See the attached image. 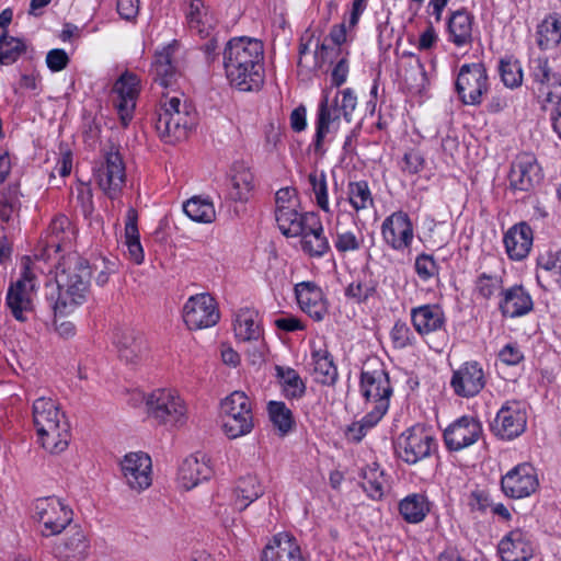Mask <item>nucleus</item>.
Listing matches in <instances>:
<instances>
[{
  "label": "nucleus",
  "mask_w": 561,
  "mask_h": 561,
  "mask_svg": "<svg viewBox=\"0 0 561 561\" xmlns=\"http://www.w3.org/2000/svg\"><path fill=\"white\" fill-rule=\"evenodd\" d=\"M54 273L47 299L56 316H68L87 300L92 272L85 259L70 252L60 256Z\"/></svg>",
  "instance_id": "nucleus-1"
},
{
  "label": "nucleus",
  "mask_w": 561,
  "mask_h": 561,
  "mask_svg": "<svg viewBox=\"0 0 561 561\" xmlns=\"http://www.w3.org/2000/svg\"><path fill=\"white\" fill-rule=\"evenodd\" d=\"M348 64L341 58L331 72V87L323 91L318 106L313 148L317 153L324 152L323 144L328 135L335 133L342 117L350 123L357 106V96L351 88L336 91L331 96L333 87L339 88L346 82Z\"/></svg>",
  "instance_id": "nucleus-2"
},
{
  "label": "nucleus",
  "mask_w": 561,
  "mask_h": 561,
  "mask_svg": "<svg viewBox=\"0 0 561 561\" xmlns=\"http://www.w3.org/2000/svg\"><path fill=\"white\" fill-rule=\"evenodd\" d=\"M264 48L255 38L230 39L222 53V64L230 84L242 92L259 91L264 83Z\"/></svg>",
  "instance_id": "nucleus-3"
},
{
  "label": "nucleus",
  "mask_w": 561,
  "mask_h": 561,
  "mask_svg": "<svg viewBox=\"0 0 561 561\" xmlns=\"http://www.w3.org/2000/svg\"><path fill=\"white\" fill-rule=\"evenodd\" d=\"M33 422L43 448L50 454L62 453L69 444V423L59 404L51 398L41 397L33 403Z\"/></svg>",
  "instance_id": "nucleus-4"
},
{
  "label": "nucleus",
  "mask_w": 561,
  "mask_h": 561,
  "mask_svg": "<svg viewBox=\"0 0 561 561\" xmlns=\"http://www.w3.org/2000/svg\"><path fill=\"white\" fill-rule=\"evenodd\" d=\"M360 392L367 403V413L362 419L359 427L375 426L389 409L392 389L388 373L378 364L377 367H364L360 375Z\"/></svg>",
  "instance_id": "nucleus-5"
},
{
  "label": "nucleus",
  "mask_w": 561,
  "mask_h": 561,
  "mask_svg": "<svg viewBox=\"0 0 561 561\" xmlns=\"http://www.w3.org/2000/svg\"><path fill=\"white\" fill-rule=\"evenodd\" d=\"M162 93L164 102L156 122V128L159 135L168 142H174L186 137L187 130L196 122L195 114L191 112L186 103L176 91Z\"/></svg>",
  "instance_id": "nucleus-6"
},
{
  "label": "nucleus",
  "mask_w": 561,
  "mask_h": 561,
  "mask_svg": "<svg viewBox=\"0 0 561 561\" xmlns=\"http://www.w3.org/2000/svg\"><path fill=\"white\" fill-rule=\"evenodd\" d=\"M145 403L148 417L160 425L180 427L188 419L187 404L175 389H156L146 397Z\"/></svg>",
  "instance_id": "nucleus-7"
},
{
  "label": "nucleus",
  "mask_w": 561,
  "mask_h": 561,
  "mask_svg": "<svg viewBox=\"0 0 561 561\" xmlns=\"http://www.w3.org/2000/svg\"><path fill=\"white\" fill-rule=\"evenodd\" d=\"M34 519L43 537L61 535L73 522V511L56 496L42 497L34 504Z\"/></svg>",
  "instance_id": "nucleus-8"
},
{
  "label": "nucleus",
  "mask_w": 561,
  "mask_h": 561,
  "mask_svg": "<svg viewBox=\"0 0 561 561\" xmlns=\"http://www.w3.org/2000/svg\"><path fill=\"white\" fill-rule=\"evenodd\" d=\"M222 428L229 438L249 434L253 426L252 404L242 391H234L221 402Z\"/></svg>",
  "instance_id": "nucleus-9"
},
{
  "label": "nucleus",
  "mask_w": 561,
  "mask_h": 561,
  "mask_svg": "<svg viewBox=\"0 0 561 561\" xmlns=\"http://www.w3.org/2000/svg\"><path fill=\"white\" fill-rule=\"evenodd\" d=\"M35 287L34 266L31 265L28 257H24L21 277L10 285L5 297V305L15 320L20 322L27 320V314L33 309L32 297Z\"/></svg>",
  "instance_id": "nucleus-10"
},
{
  "label": "nucleus",
  "mask_w": 561,
  "mask_h": 561,
  "mask_svg": "<svg viewBox=\"0 0 561 561\" xmlns=\"http://www.w3.org/2000/svg\"><path fill=\"white\" fill-rule=\"evenodd\" d=\"M436 439L423 425H414L404 431L396 442L398 457L409 465L430 457L436 450Z\"/></svg>",
  "instance_id": "nucleus-11"
},
{
  "label": "nucleus",
  "mask_w": 561,
  "mask_h": 561,
  "mask_svg": "<svg viewBox=\"0 0 561 561\" xmlns=\"http://www.w3.org/2000/svg\"><path fill=\"white\" fill-rule=\"evenodd\" d=\"M119 466L123 481L130 491L140 493L152 484V461L148 454L129 453Z\"/></svg>",
  "instance_id": "nucleus-12"
},
{
  "label": "nucleus",
  "mask_w": 561,
  "mask_h": 561,
  "mask_svg": "<svg viewBox=\"0 0 561 561\" xmlns=\"http://www.w3.org/2000/svg\"><path fill=\"white\" fill-rule=\"evenodd\" d=\"M456 89L465 104L478 105L489 90L488 75L482 64L463 65L458 73Z\"/></svg>",
  "instance_id": "nucleus-13"
},
{
  "label": "nucleus",
  "mask_w": 561,
  "mask_h": 561,
  "mask_svg": "<svg viewBox=\"0 0 561 561\" xmlns=\"http://www.w3.org/2000/svg\"><path fill=\"white\" fill-rule=\"evenodd\" d=\"M183 319L190 330H201L215 325L219 320L215 298L208 293L191 296L184 304Z\"/></svg>",
  "instance_id": "nucleus-14"
},
{
  "label": "nucleus",
  "mask_w": 561,
  "mask_h": 561,
  "mask_svg": "<svg viewBox=\"0 0 561 561\" xmlns=\"http://www.w3.org/2000/svg\"><path fill=\"white\" fill-rule=\"evenodd\" d=\"M503 493L511 499H525L534 494L539 488V479L534 466L523 462L510 471L501 479Z\"/></svg>",
  "instance_id": "nucleus-15"
},
{
  "label": "nucleus",
  "mask_w": 561,
  "mask_h": 561,
  "mask_svg": "<svg viewBox=\"0 0 561 561\" xmlns=\"http://www.w3.org/2000/svg\"><path fill=\"white\" fill-rule=\"evenodd\" d=\"M383 242L394 251L404 252L414 240L413 224L409 215L402 210L386 217L381 224Z\"/></svg>",
  "instance_id": "nucleus-16"
},
{
  "label": "nucleus",
  "mask_w": 561,
  "mask_h": 561,
  "mask_svg": "<svg viewBox=\"0 0 561 561\" xmlns=\"http://www.w3.org/2000/svg\"><path fill=\"white\" fill-rule=\"evenodd\" d=\"M99 187L111 199L117 198L126 182V168L118 151L105 154L104 162L95 172Z\"/></svg>",
  "instance_id": "nucleus-17"
},
{
  "label": "nucleus",
  "mask_w": 561,
  "mask_h": 561,
  "mask_svg": "<svg viewBox=\"0 0 561 561\" xmlns=\"http://www.w3.org/2000/svg\"><path fill=\"white\" fill-rule=\"evenodd\" d=\"M526 424L525 404L519 401H507L497 412L491 426L496 436L510 440L523 434Z\"/></svg>",
  "instance_id": "nucleus-18"
},
{
  "label": "nucleus",
  "mask_w": 561,
  "mask_h": 561,
  "mask_svg": "<svg viewBox=\"0 0 561 561\" xmlns=\"http://www.w3.org/2000/svg\"><path fill=\"white\" fill-rule=\"evenodd\" d=\"M51 546L53 556L59 561H82L89 553V540L79 525H71Z\"/></svg>",
  "instance_id": "nucleus-19"
},
{
  "label": "nucleus",
  "mask_w": 561,
  "mask_h": 561,
  "mask_svg": "<svg viewBox=\"0 0 561 561\" xmlns=\"http://www.w3.org/2000/svg\"><path fill=\"white\" fill-rule=\"evenodd\" d=\"M139 78L130 72L123 73L113 87L114 106L124 126H127L134 116L136 101L140 91Z\"/></svg>",
  "instance_id": "nucleus-20"
},
{
  "label": "nucleus",
  "mask_w": 561,
  "mask_h": 561,
  "mask_svg": "<svg viewBox=\"0 0 561 561\" xmlns=\"http://www.w3.org/2000/svg\"><path fill=\"white\" fill-rule=\"evenodd\" d=\"M482 435L481 423L472 416H461L444 432V440L449 450L459 451L473 445Z\"/></svg>",
  "instance_id": "nucleus-21"
},
{
  "label": "nucleus",
  "mask_w": 561,
  "mask_h": 561,
  "mask_svg": "<svg viewBox=\"0 0 561 561\" xmlns=\"http://www.w3.org/2000/svg\"><path fill=\"white\" fill-rule=\"evenodd\" d=\"M542 179L541 168L531 153H520L513 162L510 172V186L514 191L528 192Z\"/></svg>",
  "instance_id": "nucleus-22"
},
{
  "label": "nucleus",
  "mask_w": 561,
  "mask_h": 561,
  "mask_svg": "<svg viewBox=\"0 0 561 561\" xmlns=\"http://www.w3.org/2000/svg\"><path fill=\"white\" fill-rule=\"evenodd\" d=\"M530 77L547 95L549 102L561 101V72L550 66L547 57H537L529 62Z\"/></svg>",
  "instance_id": "nucleus-23"
},
{
  "label": "nucleus",
  "mask_w": 561,
  "mask_h": 561,
  "mask_svg": "<svg viewBox=\"0 0 561 561\" xmlns=\"http://www.w3.org/2000/svg\"><path fill=\"white\" fill-rule=\"evenodd\" d=\"M450 386L459 397L477 396L485 386V376L478 362H466L454 371Z\"/></svg>",
  "instance_id": "nucleus-24"
},
{
  "label": "nucleus",
  "mask_w": 561,
  "mask_h": 561,
  "mask_svg": "<svg viewBox=\"0 0 561 561\" xmlns=\"http://www.w3.org/2000/svg\"><path fill=\"white\" fill-rule=\"evenodd\" d=\"M176 53L178 43L175 41L156 51L151 71L154 81L163 89L173 88L180 76Z\"/></svg>",
  "instance_id": "nucleus-25"
},
{
  "label": "nucleus",
  "mask_w": 561,
  "mask_h": 561,
  "mask_svg": "<svg viewBox=\"0 0 561 561\" xmlns=\"http://www.w3.org/2000/svg\"><path fill=\"white\" fill-rule=\"evenodd\" d=\"M301 237V249L311 257H322L330 250V243L324 236L322 221L318 214L311 213L307 216Z\"/></svg>",
  "instance_id": "nucleus-26"
},
{
  "label": "nucleus",
  "mask_w": 561,
  "mask_h": 561,
  "mask_svg": "<svg viewBox=\"0 0 561 561\" xmlns=\"http://www.w3.org/2000/svg\"><path fill=\"white\" fill-rule=\"evenodd\" d=\"M411 322L414 330L426 336L445 329L446 317L440 306L426 304L411 309Z\"/></svg>",
  "instance_id": "nucleus-27"
},
{
  "label": "nucleus",
  "mask_w": 561,
  "mask_h": 561,
  "mask_svg": "<svg viewBox=\"0 0 561 561\" xmlns=\"http://www.w3.org/2000/svg\"><path fill=\"white\" fill-rule=\"evenodd\" d=\"M262 561H305V559L296 538L287 533H279L264 548Z\"/></svg>",
  "instance_id": "nucleus-28"
},
{
  "label": "nucleus",
  "mask_w": 561,
  "mask_h": 561,
  "mask_svg": "<svg viewBox=\"0 0 561 561\" xmlns=\"http://www.w3.org/2000/svg\"><path fill=\"white\" fill-rule=\"evenodd\" d=\"M213 474L209 459L204 454L191 455L185 458L179 469V482L185 490L195 488L199 482Z\"/></svg>",
  "instance_id": "nucleus-29"
},
{
  "label": "nucleus",
  "mask_w": 561,
  "mask_h": 561,
  "mask_svg": "<svg viewBox=\"0 0 561 561\" xmlns=\"http://www.w3.org/2000/svg\"><path fill=\"white\" fill-rule=\"evenodd\" d=\"M300 309L316 321H322L328 313L327 301L321 288L311 283H300L295 288Z\"/></svg>",
  "instance_id": "nucleus-30"
},
{
  "label": "nucleus",
  "mask_w": 561,
  "mask_h": 561,
  "mask_svg": "<svg viewBox=\"0 0 561 561\" xmlns=\"http://www.w3.org/2000/svg\"><path fill=\"white\" fill-rule=\"evenodd\" d=\"M116 346L122 360L138 364L147 355V343L144 335L134 329H123L116 335Z\"/></svg>",
  "instance_id": "nucleus-31"
},
{
  "label": "nucleus",
  "mask_w": 561,
  "mask_h": 561,
  "mask_svg": "<svg viewBox=\"0 0 561 561\" xmlns=\"http://www.w3.org/2000/svg\"><path fill=\"white\" fill-rule=\"evenodd\" d=\"M75 237L76 231L69 218L64 215L56 216L47 229L43 250L48 256L50 251L58 253L60 250L68 248Z\"/></svg>",
  "instance_id": "nucleus-32"
},
{
  "label": "nucleus",
  "mask_w": 561,
  "mask_h": 561,
  "mask_svg": "<svg viewBox=\"0 0 561 561\" xmlns=\"http://www.w3.org/2000/svg\"><path fill=\"white\" fill-rule=\"evenodd\" d=\"M533 230L526 222L511 227L504 236L505 250L511 260L522 261L533 247Z\"/></svg>",
  "instance_id": "nucleus-33"
},
{
  "label": "nucleus",
  "mask_w": 561,
  "mask_h": 561,
  "mask_svg": "<svg viewBox=\"0 0 561 561\" xmlns=\"http://www.w3.org/2000/svg\"><path fill=\"white\" fill-rule=\"evenodd\" d=\"M499 308L503 316L510 318L523 317L534 308L530 294L520 285L502 290V299Z\"/></svg>",
  "instance_id": "nucleus-34"
},
{
  "label": "nucleus",
  "mask_w": 561,
  "mask_h": 561,
  "mask_svg": "<svg viewBox=\"0 0 561 561\" xmlns=\"http://www.w3.org/2000/svg\"><path fill=\"white\" fill-rule=\"evenodd\" d=\"M533 551L528 536L519 529L512 530L499 543L503 561H528Z\"/></svg>",
  "instance_id": "nucleus-35"
},
{
  "label": "nucleus",
  "mask_w": 561,
  "mask_h": 561,
  "mask_svg": "<svg viewBox=\"0 0 561 561\" xmlns=\"http://www.w3.org/2000/svg\"><path fill=\"white\" fill-rule=\"evenodd\" d=\"M233 332L242 342L257 341L263 336L259 312L251 308H241L234 313Z\"/></svg>",
  "instance_id": "nucleus-36"
},
{
  "label": "nucleus",
  "mask_w": 561,
  "mask_h": 561,
  "mask_svg": "<svg viewBox=\"0 0 561 561\" xmlns=\"http://www.w3.org/2000/svg\"><path fill=\"white\" fill-rule=\"evenodd\" d=\"M473 16L465 9L453 12L448 19V38L457 47L470 45L472 42Z\"/></svg>",
  "instance_id": "nucleus-37"
},
{
  "label": "nucleus",
  "mask_w": 561,
  "mask_h": 561,
  "mask_svg": "<svg viewBox=\"0 0 561 561\" xmlns=\"http://www.w3.org/2000/svg\"><path fill=\"white\" fill-rule=\"evenodd\" d=\"M187 25L191 32L202 38L211 35L215 28L216 20L205 7L203 0H191L186 10Z\"/></svg>",
  "instance_id": "nucleus-38"
},
{
  "label": "nucleus",
  "mask_w": 561,
  "mask_h": 561,
  "mask_svg": "<svg viewBox=\"0 0 561 561\" xmlns=\"http://www.w3.org/2000/svg\"><path fill=\"white\" fill-rule=\"evenodd\" d=\"M536 43L545 50L554 49L561 43V16L548 14L536 28Z\"/></svg>",
  "instance_id": "nucleus-39"
},
{
  "label": "nucleus",
  "mask_w": 561,
  "mask_h": 561,
  "mask_svg": "<svg viewBox=\"0 0 561 561\" xmlns=\"http://www.w3.org/2000/svg\"><path fill=\"white\" fill-rule=\"evenodd\" d=\"M431 511V503L426 495L412 493L399 503V513L410 524H419L424 520Z\"/></svg>",
  "instance_id": "nucleus-40"
},
{
  "label": "nucleus",
  "mask_w": 561,
  "mask_h": 561,
  "mask_svg": "<svg viewBox=\"0 0 561 561\" xmlns=\"http://www.w3.org/2000/svg\"><path fill=\"white\" fill-rule=\"evenodd\" d=\"M263 486L255 476H245L238 480L234 488L233 505L236 510L243 511L252 502L263 495Z\"/></svg>",
  "instance_id": "nucleus-41"
},
{
  "label": "nucleus",
  "mask_w": 561,
  "mask_h": 561,
  "mask_svg": "<svg viewBox=\"0 0 561 561\" xmlns=\"http://www.w3.org/2000/svg\"><path fill=\"white\" fill-rule=\"evenodd\" d=\"M537 282L542 288H547L542 282L552 280L561 288V250L548 251L537 260Z\"/></svg>",
  "instance_id": "nucleus-42"
},
{
  "label": "nucleus",
  "mask_w": 561,
  "mask_h": 561,
  "mask_svg": "<svg viewBox=\"0 0 561 561\" xmlns=\"http://www.w3.org/2000/svg\"><path fill=\"white\" fill-rule=\"evenodd\" d=\"M312 211L299 213L298 207L276 209L275 218L280 232L286 237H298L304 232L307 216Z\"/></svg>",
  "instance_id": "nucleus-43"
},
{
  "label": "nucleus",
  "mask_w": 561,
  "mask_h": 561,
  "mask_svg": "<svg viewBox=\"0 0 561 561\" xmlns=\"http://www.w3.org/2000/svg\"><path fill=\"white\" fill-rule=\"evenodd\" d=\"M138 213L134 208H129L126 214L125 221V244L127 253L136 264H141L145 257L144 249L140 243L139 231L137 227Z\"/></svg>",
  "instance_id": "nucleus-44"
},
{
  "label": "nucleus",
  "mask_w": 561,
  "mask_h": 561,
  "mask_svg": "<svg viewBox=\"0 0 561 561\" xmlns=\"http://www.w3.org/2000/svg\"><path fill=\"white\" fill-rule=\"evenodd\" d=\"M312 359L314 380L322 385H333L337 379V369L329 352L322 348L314 350Z\"/></svg>",
  "instance_id": "nucleus-45"
},
{
  "label": "nucleus",
  "mask_w": 561,
  "mask_h": 561,
  "mask_svg": "<svg viewBox=\"0 0 561 561\" xmlns=\"http://www.w3.org/2000/svg\"><path fill=\"white\" fill-rule=\"evenodd\" d=\"M336 202L343 203V209L348 204L355 213L368 209L374 205L371 191L365 181L350 182L347 185V199H337Z\"/></svg>",
  "instance_id": "nucleus-46"
},
{
  "label": "nucleus",
  "mask_w": 561,
  "mask_h": 561,
  "mask_svg": "<svg viewBox=\"0 0 561 561\" xmlns=\"http://www.w3.org/2000/svg\"><path fill=\"white\" fill-rule=\"evenodd\" d=\"M342 205V202H336L337 215L334 234V247L340 253L354 252L360 249L364 239L358 237L355 232L340 227V219L346 213V209H343Z\"/></svg>",
  "instance_id": "nucleus-47"
},
{
  "label": "nucleus",
  "mask_w": 561,
  "mask_h": 561,
  "mask_svg": "<svg viewBox=\"0 0 561 561\" xmlns=\"http://www.w3.org/2000/svg\"><path fill=\"white\" fill-rule=\"evenodd\" d=\"M183 210L193 221L209 224L216 218L214 204L206 198L194 196L183 205Z\"/></svg>",
  "instance_id": "nucleus-48"
},
{
  "label": "nucleus",
  "mask_w": 561,
  "mask_h": 561,
  "mask_svg": "<svg viewBox=\"0 0 561 561\" xmlns=\"http://www.w3.org/2000/svg\"><path fill=\"white\" fill-rule=\"evenodd\" d=\"M275 370L285 397L288 399L301 398L305 393L306 386L298 373L293 368L282 366H276Z\"/></svg>",
  "instance_id": "nucleus-49"
},
{
  "label": "nucleus",
  "mask_w": 561,
  "mask_h": 561,
  "mask_svg": "<svg viewBox=\"0 0 561 561\" xmlns=\"http://www.w3.org/2000/svg\"><path fill=\"white\" fill-rule=\"evenodd\" d=\"M362 485L364 491L371 499L380 500L383 496L387 488V480L383 472L377 465L364 469Z\"/></svg>",
  "instance_id": "nucleus-50"
},
{
  "label": "nucleus",
  "mask_w": 561,
  "mask_h": 561,
  "mask_svg": "<svg viewBox=\"0 0 561 561\" xmlns=\"http://www.w3.org/2000/svg\"><path fill=\"white\" fill-rule=\"evenodd\" d=\"M231 198L238 202H248L254 188V176L245 168L237 169L232 175Z\"/></svg>",
  "instance_id": "nucleus-51"
},
{
  "label": "nucleus",
  "mask_w": 561,
  "mask_h": 561,
  "mask_svg": "<svg viewBox=\"0 0 561 561\" xmlns=\"http://www.w3.org/2000/svg\"><path fill=\"white\" fill-rule=\"evenodd\" d=\"M270 420L280 435H286L293 430L294 416L284 402L271 401L267 405Z\"/></svg>",
  "instance_id": "nucleus-52"
},
{
  "label": "nucleus",
  "mask_w": 561,
  "mask_h": 561,
  "mask_svg": "<svg viewBox=\"0 0 561 561\" xmlns=\"http://www.w3.org/2000/svg\"><path fill=\"white\" fill-rule=\"evenodd\" d=\"M25 43L18 37L0 36V65H11L25 51Z\"/></svg>",
  "instance_id": "nucleus-53"
},
{
  "label": "nucleus",
  "mask_w": 561,
  "mask_h": 561,
  "mask_svg": "<svg viewBox=\"0 0 561 561\" xmlns=\"http://www.w3.org/2000/svg\"><path fill=\"white\" fill-rule=\"evenodd\" d=\"M308 182L319 208L331 214L325 173L323 171L314 170L308 175Z\"/></svg>",
  "instance_id": "nucleus-54"
},
{
  "label": "nucleus",
  "mask_w": 561,
  "mask_h": 561,
  "mask_svg": "<svg viewBox=\"0 0 561 561\" xmlns=\"http://www.w3.org/2000/svg\"><path fill=\"white\" fill-rule=\"evenodd\" d=\"M499 70L501 79L507 88H517L522 84L523 71L516 60H501Z\"/></svg>",
  "instance_id": "nucleus-55"
},
{
  "label": "nucleus",
  "mask_w": 561,
  "mask_h": 561,
  "mask_svg": "<svg viewBox=\"0 0 561 561\" xmlns=\"http://www.w3.org/2000/svg\"><path fill=\"white\" fill-rule=\"evenodd\" d=\"M19 203V190L15 185L4 188L0 196V218L9 221Z\"/></svg>",
  "instance_id": "nucleus-56"
},
{
  "label": "nucleus",
  "mask_w": 561,
  "mask_h": 561,
  "mask_svg": "<svg viewBox=\"0 0 561 561\" xmlns=\"http://www.w3.org/2000/svg\"><path fill=\"white\" fill-rule=\"evenodd\" d=\"M476 289L482 298L490 299L502 290V278L497 275H488L483 273L476 282Z\"/></svg>",
  "instance_id": "nucleus-57"
},
{
  "label": "nucleus",
  "mask_w": 561,
  "mask_h": 561,
  "mask_svg": "<svg viewBox=\"0 0 561 561\" xmlns=\"http://www.w3.org/2000/svg\"><path fill=\"white\" fill-rule=\"evenodd\" d=\"M391 341L397 348H405L415 344V335L410 327L402 321H397L390 332Z\"/></svg>",
  "instance_id": "nucleus-58"
},
{
  "label": "nucleus",
  "mask_w": 561,
  "mask_h": 561,
  "mask_svg": "<svg viewBox=\"0 0 561 561\" xmlns=\"http://www.w3.org/2000/svg\"><path fill=\"white\" fill-rule=\"evenodd\" d=\"M415 272L422 280H428L438 274V266L433 256L423 253L415 260Z\"/></svg>",
  "instance_id": "nucleus-59"
},
{
  "label": "nucleus",
  "mask_w": 561,
  "mask_h": 561,
  "mask_svg": "<svg viewBox=\"0 0 561 561\" xmlns=\"http://www.w3.org/2000/svg\"><path fill=\"white\" fill-rule=\"evenodd\" d=\"M251 343L252 344L245 351L247 359L252 366L260 367L265 363L267 345L263 336L257 341H251Z\"/></svg>",
  "instance_id": "nucleus-60"
},
{
  "label": "nucleus",
  "mask_w": 561,
  "mask_h": 561,
  "mask_svg": "<svg viewBox=\"0 0 561 561\" xmlns=\"http://www.w3.org/2000/svg\"><path fill=\"white\" fill-rule=\"evenodd\" d=\"M76 201L85 218L92 215L94 210L93 194L91 187L88 184H80L77 186Z\"/></svg>",
  "instance_id": "nucleus-61"
},
{
  "label": "nucleus",
  "mask_w": 561,
  "mask_h": 561,
  "mask_svg": "<svg viewBox=\"0 0 561 561\" xmlns=\"http://www.w3.org/2000/svg\"><path fill=\"white\" fill-rule=\"evenodd\" d=\"M425 160L416 150H410L404 153L401 161V170L408 174H416L424 168Z\"/></svg>",
  "instance_id": "nucleus-62"
},
{
  "label": "nucleus",
  "mask_w": 561,
  "mask_h": 561,
  "mask_svg": "<svg viewBox=\"0 0 561 561\" xmlns=\"http://www.w3.org/2000/svg\"><path fill=\"white\" fill-rule=\"evenodd\" d=\"M276 209H287L299 207V199L295 188L284 187L276 192L275 195Z\"/></svg>",
  "instance_id": "nucleus-63"
},
{
  "label": "nucleus",
  "mask_w": 561,
  "mask_h": 561,
  "mask_svg": "<svg viewBox=\"0 0 561 561\" xmlns=\"http://www.w3.org/2000/svg\"><path fill=\"white\" fill-rule=\"evenodd\" d=\"M69 64L68 54L61 48H54L46 55V65L53 72L65 69Z\"/></svg>",
  "instance_id": "nucleus-64"
}]
</instances>
